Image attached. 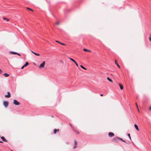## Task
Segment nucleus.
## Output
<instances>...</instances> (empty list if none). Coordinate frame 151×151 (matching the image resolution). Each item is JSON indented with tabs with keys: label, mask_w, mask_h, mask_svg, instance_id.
Here are the masks:
<instances>
[{
	"label": "nucleus",
	"mask_w": 151,
	"mask_h": 151,
	"mask_svg": "<svg viewBox=\"0 0 151 151\" xmlns=\"http://www.w3.org/2000/svg\"><path fill=\"white\" fill-rule=\"evenodd\" d=\"M13 104L16 105H19L20 104V103L19 102L15 99L14 100Z\"/></svg>",
	"instance_id": "nucleus-1"
},
{
	"label": "nucleus",
	"mask_w": 151,
	"mask_h": 151,
	"mask_svg": "<svg viewBox=\"0 0 151 151\" xmlns=\"http://www.w3.org/2000/svg\"><path fill=\"white\" fill-rule=\"evenodd\" d=\"M45 64V61H43L41 64H40L39 66V68H43L44 66V65Z\"/></svg>",
	"instance_id": "nucleus-2"
},
{
	"label": "nucleus",
	"mask_w": 151,
	"mask_h": 151,
	"mask_svg": "<svg viewBox=\"0 0 151 151\" xmlns=\"http://www.w3.org/2000/svg\"><path fill=\"white\" fill-rule=\"evenodd\" d=\"M119 140V138L118 137H116L114 138L113 140V141H115L116 142H117Z\"/></svg>",
	"instance_id": "nucleus-3"
},
{
	"label": "nucleus",
	"mask_w": 151,
	"mask_h": 151,
	"mask_svg": "<svg viewBox=\"0 0 151 151\" xmlns=\"http://www.w3.org/2000/svg\"><path fill=\"white\" fill-rule=\"evenodd\" d=\"M8 104V102L7 101H4L3 102V104L6 107H7Z\"/></svg>",
	"instance_id": "nucleus-4"
},
{
	"label": "nucleus",
	"mask_w": 151,
	"mask_h": 151,
	"mask_svg": "<svg viewBox=\"0 0 151 151\" xmlns=\"http://www.w3.org/2000/svg\"><path fill=\"white\" fill-rule=\"evenodd\" d=\"M109 135L110 137H112L114 135V134L111 132H110L108 134Z\"/></svg>",
	"instance_id": "nucleus-5"
},
{
	"label": "nucleus",
	"mask_w": 151,
	"mask_h": 151,
	"mask_svg": "<svg viewBox=\"0 0 151 151\" xmlns=\"http://www.w3.org/2000/svg\"><path fill=\"white\" fill-rule=\"evenodd\" d=\"M1 139H2V140L5 142H7V140L3 136L1 137Z\"/></svg>",
	"instance_id": "nucleus-6"
},
{
	"label": "nucleus",
	"mask_w": 151,
	"mask_h": 151,
	"mask_svg": "<svg viewBox=\"0 0 151 151\" xmlns=\"http://www.w3.org/2000/svg\"><path fill=\"white\" fill-rule=\"evenodd\" d=\"M7 93H8V95H5V97H6L9 98L10 96V93L9 92H8Z\"/></svg>",
	"instance_id": "nucleus-7"
},
{
	"label": "nucleus",
	"mask_w": 151,
	"mask_h": 151,
	"mask_svg": "<svg viewBox=\"0 0 151 151\" xmlns=\"http://www.w3.org/2000/svg\"><path fill=\"white\" fill-rule=\"evenodd\" d=\"M58 131H59L58 129H55L54 130L53 133L54 134H55L57 132H58Z\"/></svg>",
	"instance_id": "nucleus-8"
},
{
	"label": "nucleus",
	"mask_w": 151,
	"mask_h": 151,
	"mask_svg": "<svg viewBox=\"0 0 151 151\" xmlns=\"http://www.w3.org/2000/svg\"><path fill=\"white\" fill-rule=\"evenodd\" d=\"M134 126L135 128V129L137 130V131H139V129H138V127L137 126V125L136 124H135L134 125Z\"/></svg>",
	"instance_id": "nucleus-9"
},
{
	"label": "nucleus",
	"mask_w": 151,
	"mask_h": 151,
	"mask_svg": "<svg viewBox=\"0 0 151 151\" xmlns=\"http://www.w3.org/2000/svg\"><path fill=\"white\" fill-rule=\"evenodd\" d=\"M3 75L6 77H7L9 76V74H8L6 73L4 74Z\"/></svg>",
	"instance_id": "nucleus-10"
},
{
	"label": "nucleus",
	"mask_w": 151,
	"mask_h": 151,
	"mask_svg": "<svg viewBox=\"0 0 151 151\" xmlns=\"http://www.w3.org/2000/svg\"><path fill=\"white\" fill-rule=\"evenodd\" d=\"M119 86L120 87V88L121 90H122L123 89V86L122 85L119 84Z\"/></svg>",
	"instance_id": "nucleus-11"
},
{
	"label": "nucleus",
	"mask_w": 151,
	"mask_h": 151,
	"mask_svg": "<svg viewBox=\"0 0 151 151\" xmlns=\"http://www.w3.org/2000/svg\"><path fill=\"white\" fill-rule=\"evenodd\" d=\"M83 50L85 51H86V52H91V51L90 50H88L86 48H84L83 49Z\"/></svg>",
	"instance_id": "nucleus-12"
},
{
	"label": "nucleus",
	"mask_w": 151,
	"mask_h": 151,
	"mask_svg": "<svg viewBox=\"0 0 151 151\" xmlns=\"http://www.w3.org/2000/svg\"><path fill=\"white\" fill-rule=\"evenodd\" d=\"M55 42H57L60 44L62 45H65V44H64V43H61L60 42L58 41H57V40H56L55 41Z\"/></svg>",
	"instance_id": "nucleus-13"
},
{
	"label": "nucleus",
	"mask_w": 151,
	"mask_h": 151,
	"mask_svg": "<svg viewBox=\"0 0 151 151\" xmlns=\"http://www.w3.org/2000/svg\"><path fill=\"white\" fill-rule=\"evenodd\" d=\"M31 52L32 53H34V54H35L36 55H37V56H39L40 55V54H39L36 53L34 52H33L32 51H31Z\"/></svg>",
	"instance_id": "nucleus-14"
},
{
	"label": "nucleus",
	"mask_w": 151,
	"mask_h": 151,
	"mask_svg": "<svg viewBox=\"0 0 151 151\" xmlns=\"http://www.w3.org/2000/svg\"><path fill=\"white\" fill-rule=\"evenodd\" d=\"M29 64L27 62H26L25 64L23 65L24 67H26Z\"/></svg>",
	"instance_id": "nucleus-15"
},
{
	"label": "nucleus",
	"mask_w": 151,
	"mask_h": 151,
	"mask_svg": "<svg viewBox=\"0 0 151 151\" xmlns=\"http://www.w3.org/2000/svg\"><path fill=\"white\" fill-rule=\"evenodd\" d=\"M10 52L13 54H14V55H15V54H17V52H13V51H11Z\"/></svg>",
	"instance_id": "nucleus-16"
},
{
	"label": "nucleus",
	"mask_w": 151,
	"mask_h": 151,
	"mask_svg": "<svg viewBox=\"0 0 151 151\" xmlns=\"http://www.w3.org/2000/svg\"><path fill=\"white\" fill-rule=\"evenodd\" d=\"M107 79L110 82H112V80L111 79H110L109 78L107 77Z\"/></svg>",
	"instance_id": "nucleus-17"
},
{
	"label": "nucleus",
	"mask_w": 151,
	"mask_h": 151,
	"mask_svg": "<svg viewBox=\"0 0 151 151\" xmlns=\"http://www.w3.org/2000/svg\"><path fill=\"white\" fill-rule=\"evenodd\" d=\"M80 66L82 68L85 70H87V69L86 68H85L84 66H83L82 65H81Z\"/></svg>",
	"instance_id": "nucleus-18"
},
{
	"label": "nucleus",
	"mask_w": 151,
	"mask_h": 151,
	"mask_svg": "<svg viewBox=\"0 0 151 151\" xmlns=\"http://www.w3.org/2000/svg\"><path fill=\"white\" fill-rule=\"evenodd\" d=\"M73 129L77 134H79V132L77 131H75L74 129Z\"/></svg>",
	"instance_id": "nucleus-19"
},
{
	"label": "nucleus",
	"mask_w": 151,
	"mask_h": 151,
	"mask_svg": "<svg viewBox=\"0 0 151 151\" xmlns=\"http://www.w3.org/2000/svg\"><path fill=\"white\" fill-rule=\"evenodd\" d=\"M69 59L71 60V61H73L74 63L75 61L73 60V59L72 58H69Z\"/></svg>",
	"instance_id": "nucleus-20"
},
{
	"label": "nucleus",
	"mask_w": 151,
	"mask_h": 151,
	"mask_svg": "<svg viewBox=\"0 0 151 151\" xmlns=\"http://www.w3.org/2000/svg\"><path fill=\"white\" fill-rule=\"evenodd\" d=\"M115 64H116L117 65V66H118V67L119 68H120V66H119V65L118 64H117V63H116V61H115Z\"/></svg>",
	"instance_id": "nucleus-21"
},
{
	"label": "nucleus",
	"mask_w": 151,
	"mask_h": 151,
	"mask_svg": "<svg viewBox=\"0 0 151 151\" xmlns=\"http://www.w3.org/2000/svg\"><path fill=\"white\" fill-rule=\"evenodd\" d=\"M27 9H28V10H31V11H33V10H32V9H30V8H28V7H27Z\"/></svg>",
	"instance_id": "nucleus-22"
},
{
	"label": "nucleus",
	"mask_w": 151,
	"mask_h": 151,
	"mask_svg": "<svg viewBox=\"0 0 151 151\" xmlns=\"http://www.w3.org/2000/svg\"><path fill=\"white\" fill-rule=\"evenodd\" d=\"M119 139L124 142H126L125 141H124V140H123L122 138H119Z\"/></svg>",
	"instance_id": "nucleus-23"
},
{
	"label": "nucleus",
	"mask_w": 151,
	"mask_h": 151,
	"mask_svg": "<svg viewBox=\"0 0 151 151\" xmlns=\"http://www.w3.org/2000/svg\"><path fill=\"white\" fill-rule=\"evenodd\" d=\"M4 19H6V21H9V19H8L6 18H4Z\"/></svg>",
	"instance_id": "nucleus-24"
},
{
	"label": "nucleus",
	"mask_w": 151,
	"mask_h": 151,
	"mask_svg": "<svg viewBox=\"0 0 151 151\" xmlns=\"http://www.w3.org/2000/svg\"><path fill=\"white\" fill-rule=\"evenodd\" d=\"M74 145H77V142L76 141H74Z\"/></svg>",
	"instance_id": "nucleus-25"
},
{
	"label": "nucleus",
	"mask_w": 151,
	"mask_h": 151,
	"mask_svg": "<svg viewBox=\"0 0 151 151\" xmlns=\"http://www.w3.org/2000/svg\"><path fill=\"white\" fill-rule=\"evenodd\" d=\"M128 136L129 137V138H130V139H131V138L130 136V134H128Z\"/></svg>",
	"instance_id": "nucleus-26"
},
{
	"label": "nucleus",
	"mask_w": 151,
	"mask_h": 151,
	"mask_svg": "<svg viewBox=\"0 0 151 151\" xmlns=\"http://www.w3.org/2000/svg\"><path fill=\"white\" fill-rule=\"evenodd\" d=\"M149 39L150 42H151V35H150V37L149 38Z\"/></svg>",
	"instance_id": "nucleus-27"
},
{
	"label": "nucleus",
	"mask_w": 151,
	"mask_h": 151,
	"mask_svg": "<svg viewBox=\"0 0 151 151\" xmlns=\"http://www.w3.org/2000/svg\"><path fill=\"white\" fill-rule=\"evenodd\" d=\"M136 106H137V109H138V111H139V109H138V105H137V103H136Z\"/></svg>",
	"instance_id": "nucleus-28"
},
{
	"label": "nucleus",
	"mask_w": 151,
	"mask_h": 151,
	"mask_svg": "<svg viewBox=\"0 0 151 151\" xmlns=\"http://www.w3.org/2000/svg\"><path fill=\"white\" fill-rule=\"evenodd\" d=\"M74 63L77 66H78V64L76 62H75Z\"/></svg>",
	"instance_id": "nucleus-29"
},
{
	"label": "nucleus",
	"mask_w": 151,
	"mask_h": 151,
	"mask_svg": "<svg viewBox=\"0 0 151 151\" xmlns=\"http://www.w3.org/2000/svg\"><path fill=\"white\" fill-rule=\"evenodd\" d=\"M56 24H57V25H59V22H56Z\"/></svg>",
	"instance_id": "nucleus-30"
},
{
	"label": "nucleus",
	"mask_w": 151,
	"mask_h": 151,
	"mask_svg": "<svg viewBox=\"0 0 151 151\" xmlns=\"http://www.w3.org/2000/svg\"><path fill=\"white\" fill-rule=\"evenodd\" d=\"M17 55H18L19 56H20L21 55L20 54L17 53Z\"/></svg>",
	"instance_id": "nucleus-31"
},
{
	"label": "nucleus",
	"mask_w": 151,
	"mask_h": 151,
	"mask_svg": "<svg viewBox=\"0 0 151 151\" xmlns=\"http://www.w3.org/2000/svg\"><path fill=\"white\" fill-rule=\"evenodd\" d=\"M2 72V70L0 68V73H1Z\"/></svg>",
	"instance_id": "nucleus-32"
},
{
	"label": "nucleus",
	"mask_w": 151,
	"mask_h": 151,
	"mask_svg": "<svg viewBox=\"0 0 151 151\" xmlns=\"http://www.w3.org/2000/svg\"><path fill=\"white\" fill-rule=\"evenodd\" d=\"M76 145H74V147H73V148H76Z\"/></svg>",
	"instance_id": "nucleus-33"
},
{
	"label": "nucleus",
	"mask_w": 151,
	"mask_h": 151,
	"mask_svg": "<svg viewBox=\"0 0 151 151\" xmlns=\"http://www.w3.org/2000/svg\"><path fill=\"white\" fill-rule=\"evenodd\" d=\"M24 66L23 65V66L21 67V69H23V68H24Z\"/></svg>",
	"instance_id": "nucleus-34"
},
{
	"label": "nucleus",
	"mask_w": 151,
	"mask_h": 151,
	"mask_svg": "<svg viewBox=\"0 0 151 151\" xmlns=\"http://www.w3.org/2000/svg\"><path fill=\"white\" fill-rule=\"evenodd\" d=\"M70 125L71 126V127L73 128V129H74V128L72 127V125H71L70 124Z\"/></svg>",
	"instance_id": "nucleus-35"
},
{
	"label": "nucleus",
	"mask_w": 151,
	"mask_h": 151,
	"mask_svg": "<svg viewBox=\"0 0 151 151\" xmlns=\"http://www.w3.org/2000/svg\"><path fill=\"white\" fill-rule=\"evenodd\" d=\"M149 109H150V110H151V107H150V108H149Z\"/></svg>",
	"instance_id": "nucleus-36"
},
{
	"label": "nucleus",
	"mask_w": 151,
	"mask_h": 151,
	"mask_svg": "<svg viewBox=\"0 0 151 151\" xmlns=\"http://www.w3.org/2000/svg\"><path fill=\"white\" fill-rule=\"evenodd\" d=\"M103 94H100V96H103Z\"/></svg>",
	"instance_id": "nucleus-37"
},
{
	"label": "nucleus",
	"mask_w": 151,
	"mask_h": 151,
	"mask_svg": "<svg viewBox=\"0 0 151 151\" xmlns=\"http://www.w3.org/2000/svg\"><path fill=\"white\" fill-rule=\"evenodd\" d=\"M0 142L2 143H3V142L2 141H0Z\"/></svg>",
	"instance_id": "nucleus-38"
},
{
	"label": "nucleus",
	"mask_w": 151,
	"mask_h": 151,
	"mask_svg": "<svg viewBox=\"0 0 151 151\" xmlns=\"http://www.w3.org/2000/svg\"><path fill=\"white\" fill-rule=\"evenodd\" d=\"M11 151H13V150H11Z\"/></svg>",
	"instance_id": "nucleus-39"
}]
</instances>
